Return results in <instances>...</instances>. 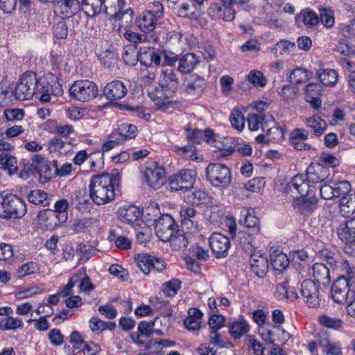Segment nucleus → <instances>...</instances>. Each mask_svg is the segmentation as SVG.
I'll use <instances>...</instances> for the list:
<instances>
[{
  "label": "nucleus",
  "mask_w": 355,
  "mask_h": 355,
  "mask_svg": "<svg viewBox=\"0 0 355 355\" xmlns=\"http://www.w3.org/2000/svg\"><path fill=\"white\" fill-rule=\"evenodd\" d=\"M119 182L118 177L113 175L102 174L93 176L89 184L90 199L97 205L112 202L114 199V191Z\"/></svg>",
  "instance_id": "obj_1"
},
{
  "label": "nucleus",
  "mask_w": 355,
  "mask_h": 355,
  "mask_svg": "<svg viewBox=\"0 0 355 355\" xmlns=\"http://www.w3.org/2000/svg\"><path fill=\"white\" fill-rule=\"evenodd\" d=\"M38 79L32 71L24 73L16 83L14 95L18 100H29L37 94Z\"/></svg>",
  "instance_id": "obj_2"
},
{
  "label": "nucleus",
  "mask_w": 355,
  "mask_h": 355,
  "mask_svg": "<svg viewBox=\"0 0 355 355\" xmlns=\"http://www.w3.org/2000/svg\"><path fill=\"white\" fill-rule=\"evenodd\" d=\"M0 204L6 216L9 218H21L26 211L25 202L12 193H1Z\"/></svg>",
  "instance_id": "obj_3"
},
{
  "label": "nucleus",
  "mask_w": 355,
  "mask_h": 355,
  "mask_svg": "<svg viewBox=\"0 0 355 355\" xmlns=\"http://www.w3.org/2000/svg\"><path fill=\"white\" fill-rule=\"evenodd\" d=\"M71 98L81 102L94 99L98 94L96 85L88 80H81L73 83L69 89Z\"/></svg>",
  "instance_id": "obj_4"
},
{
  "label": "nucleus",
  "mask_w": 355,
  "mask_h": 355,
  "mask_svg": "<svg viewBox=\"0 0 355 355\" xmlns=\"http://www.w3.org/2000/svg\"><path fill=\"white\" fill-rule=\"evenodd\" d=\"M207 178L214 187L225 188L231 182V171L223 164L211 163L207 167Z\"/></svg>",
  "instance_id": "obj_5"
},
{
  "label": "nucleus",
  "mask_w": 355,
  "mask_h": 355,
  "mask_svg": "<svg viewBox=\"0 0 355 355\" xmlns=\"http://www.w3.org/2000/svg\"><path fill=\"white\" fill-rule=\"evenodd\" d=\"M206 87L207 82L204 78L194 73L184 78L181 89L188 98L198 99L203 94Z\"/></svg>",
  "instance_id": "obj_6"
},
{
  "label": "nucleus",
  "mask_w": 355,
  "mask_h": 355,
  "mask_svg": "<svg viewBox=\"0 0 355 355\" xmlns=\"http://www.w3.org/2000/svg\"><path fill=\"white\" fill-rule=\"evenodd\" d=\"M331 297L338 304H344L355 295V286H352L345 277H338L331 288Z\"/></svg>",
  "instance_id": "obj_7"
},
{
  "label": "nucleus",
  "mask_w": 355,
  "mask_h": 355,
  "mask_svg": "<svg viewBox=\"0 0 355 355\" xmlns=\"http://www.w3.org/2000/svg\"><path fill=\"white\" fill-rule=\"evenodd\" d=\"M197 173L194 170L183 169L169 178V186L171 191L188 190L191 189L196 182Z\"/></svg>",
  "instance_id": "obj_8"
},
{
  "label": "nucleus",
  "mask_w": 355,
  "mask_h": 355,
  "mask_svg": "<svg viewBox=\"0 0 355 355\" xmlns=\"http://www.w3.org/2000/svg\"><path fill=\"white\" fill-rule=\"evenodd\" d=\"M300 292L309 307L319 306L322 300L321 289L319 284L312 279H306L301 284Z\"/></svg>",
  "instance_id": "obj_9"
},
{
  "label": "nucleus",
  "mask_w": 355,
  "mask_h": 355,
  "mask_svg": "<svg viewBox=\"0 0 355 355\" xmlns=\"http://www.w3.org/2000/svg\"><path fill=\"white\" fill-rule=\"evenodd\" d=\"M288 189L292 193V196H309L311 194H315V186L311 182L307 181L305 175L297 174L292 179L288 184Z\"/></svg>",
  "instance_id": "obj_10"
},
{
  "label": "nucleus",
  "mask_w": 355,
  "mask_h": 355,
  "mask_svg": "<svg viewBox=\"0 0 355 355\" xmlns=\"http://www.w3.org/2000/svg\"><path fill=\"white\" fill-rule=\"evenodd\" d=\"M177 225L173 218L164 214L155 221V230L157 237L163 242H168L176 231Z\"/></svg>",
  "instance_id": "obj_11"
},
{
  "label": "nucleus",
  "mask_w": 355,
  "mask_h": 355,
  "mask_svg": "<svg viewBox=\"0 0 355 355\" xmlns=\"http://www.w3.org/2000/svg\"><path fill=\"white\" fill-rule=\"evenodd\" d=\"M30 171H34L40 175V181L45 183L49 181L52 176V168L50 164L44 158L42 155H35L31 159Z\"/></svg>",
  "instance_id": "obj_12"
},
{
  "label": "nucleus",
  "mask_w": 355,
  "mask_h": 355,
  "mask_svg": "<svg viewBox=\"0 0 355 355\" xmlns=\"http://www.w3.org/2000/svg\"><path fill=\"white\" fill-rule=\"evenodd\" d=\"M318 198L315 194L304 196H293V207L294 210L300 214L308 216L317 208Z\"/></svg>",
  "instance_id": "obj_13"
},
{
  "label": "nucleus",
  "mask_w": 355,
  "mask_h": 355,
  "mask_svg": "<svg viewBox=\"0 0 355 355\" xmlns=\"http://www.w3.org/2000/svg\"><path fill=\"white\" fill-rule=\"evenodd\" d=\"M209 245L217 258L227 257L231 243L230 239L220 233H214L209 238Z\"/></svg>",
  "instance_id": "obj_14"
},
{
  "label": "nucleus",
  "mask_w": 355,
  "mask_h": 355,
  "mask_svg": "<svg viewBox=\"0 0 355 355\" xmlns=\"http://www.w3.org/2000/svg\"><path fill=\"white\" fill-rule=\"evenodd\" d=\"M330 175L328 167L320 163H311L306 168L305 176L313 185L324 181Z\"/></svg>",
  "instance_id": "obj_15"
},
{
  "label": "nucleus",
  "mask_w": 355,
  "mask_h": 355,
  "mask_svg": "<svg viewBox=\"0 0 355 355\" xmlns=\"http://www.w3.org/2000/svg\"><path fill=\"white\" fill-rule=\"evenodd\" d=\"M165 171L162 167L153 164L146 168L144 178L147 184L154 189H159L164 181Z\"/></svg>",
  "instance_id": "obj_16"
},
{
  "label": "nucleus",
  "mask_w": 355,
  "mask_h": 355,
  "mask_svg": "<svg viewBox=\"0 0 355 355\" xmlns=\"http://www.w3.org/2000/svg\"><path fill=\"white\" fill-rule=\"evenodd\" d=\"M169 93L165 89L159 86L150 87L148 89V95L150 98L155 102L157 109L165 110L172 105V103L168 100Z\"/></svg>",
  "instance_id": "obj_17"
},
{
  "label": "nucleus",
  "mask_w": 355,
  "mask_h": 355,
  "mask_svg": "<svg viewBox=\"0 0 355 355\" xmlns=\"http://www.w3.org/2000/svg\"><path fill=\"white\" fill-rule=\"evenodd\" d=\"M124 6L125 0H104L103 10L105 13L111 18L120 19L125 13L130 14V15L133 14V11L130 8L122 12Z\"/></svg>",
  "instance_id": "obj_18"
},
{
  "label": "nucleus",
  "mask_w": 355,
  "mask_h": 355,
  "mask_svg": "<svg viewBox=\"0 0 355 355\" xmlns=\"http://www.w3.org/2000/svg\"><path fill=\"white\" fill-rule=\"evenodd\" d=\"M159 86L165 89L169 94L176 92L179 85L178 78L171 68L162 70L158 80Z\"/></svg>",
  "instance_id": "obj_19"
},
{
  "label": "nucleus",
  "mask_w": 355,
  "mask_h": 355,
  "mask_svg": "<svg viewBox=\"0 0 355 355\" xmlns=\"http://www.w3.org/2000/svg\"><path fill=\"white\" fill-rule=\"evenodd\" d=\"M37 223L42 229L51 231L62 223V221L57 217L55 211L45 209L38 213Z\"/></svg>",
  "instance_id": "obj_20"
},
{
  "label": "nucleus",
  "mask_w": 355,
  "mask_h": 355,
  "mask_svg": "<svg viewBox=\"0 0 355 355\" xmlns=\"http://www.w3.org/2000/svg\"><path fill=\"white\" fill-rule=\"evenodd\" d=\"M127 93V88L123 83L114 80L106 85L103 94L108 100H119L123 98Z\"/></svg>",
  "instance_id": "obj_21"
},
{
  "label": "nucleus",
  "mask_w": 355,
  "mask_h": 355,
  "mask_svg": "<svg viewBox=\"0 0 355 355\" xmlns=\"http://www.w3.org/2000/svg\"><path fill=\"white\" fill-rule=\"evenodd\" d=\"M180 214L182 227H185L191 232L198 230V221L196 209L192 207L183 208Z\"/></svg>",
  "instance_id": "obj_22"
},
{
  "label": "nucleus",
  "mask_w": 355,
  "mask_h": 355,
  "mask_svg": "<svg viewBox=\"0 0 355 355\" xmlns=\"http://www.w3.org/2000/svg\"><path fill=\"white\" fill-rule=\"evenodd\" d=\"M78 0H59L54 4V11L62 17H70L78 9Z\"/></svg>",
  "instance_id": "obj_23"
},
{
  "label": "nucleus",
  "mask_w": 355,
  "mask_h": 355,
  "mask_svg": "<svg viewBox=\"0 0 355 355\" xmlns=\"http://www.w3.org/2000/svg\"><path fill=\"white\" fill-rule=\"evenodd\" d=\"M337 234L340 240L346 243L355 241V218H352L341 223L337 229Z\"/></svg>",
  "instance_id": "obj_24"
},
{
  "label": "nucleus",
  "mask_w": 355,
  "mask_h": 355,
  "mask_svg": "<svg viewBox=\"0 0 355 355\" xmlns=\"http://www.w3.org/2000/svg\"><path fill=\"white\" fill-rule=\"evenodd\" d=\"M159 19V18L153 15V11L147 10L143 12L137 19L136 24L141 31L148 33L155 28Z\"/></svg>",
  "instance_id": "obj_25"
},
{
  "label": "nucleus",
  "mask_w": 355,
  "mask_h": 355,
  "mask_svg": "<svg viewBox=\"0 0 355 355\" xmlns=\"http://www.w3.org/2000/svg\"><path fill=\"white\" fill-rule=\"evenodd\" d=\"M139 62L141 65L150 67L153 64L157 66L161 62L160 54L153 48H143L139 51Z\"/></svg>",
  "instance_id": "obj_26"
},
{
  "label": "nucleus",
  "mask_w": 355,
  "mask_h": 355,
  "mask_svg": "<svg viewBox=\"0 0 355 355\" xmlns=\"http://www.w3.org/2000/svg\"><path fill=\"white\" fill-rule=\"evenodd\" d=\"M117 215L122 223L132 225L139 218L140 211L134 205L124 206L118 209Z\"/></svg>",
  "instance_id": "obj_27"
},
{
  "label": "nucleus",
  "mask_w": 355,
  "mask_h": 355,
  "mask_svg": "<svg viewBox=\"0 0 355 355\" xmlns=\"http://www.w3.org/2000/svg\"><path fill=\"white\" fill-rule=\"evenodd\" d=\"M270 261L272 268L278 274L282 273L289 266V260L286 254L278 250H274L270 253Z\"/></svg>",
  "instance_id": "obj_28"
},
{
  "label": "nucleus",
  "mask_w": 355,
  "mask_h": 355,
  "mask_svg": "<svg viewBox=\"0 0 355 355\" xmlns=\"http://www.w3.org/2000/svg\"><path fill=\"white\" fill-rule=\"evenodd\" d=\"M312 275L318 284L327 285L330 282L329 269L323 263H315L311 268Z\"/></svg>",
  "instance_id": "obj_29"
},
{
  "label": "nucleus",
  "mask_w": 355,
  "mask_h": 355,
  "mask_svg": "<svg viewBox=\"0 0 355 355\" xmlns=\"http://www.w3.org/2000/svg\"><path fill=\"white\" fill-rule=\"evenodd\" d=\"M202 313L196 308L188 311V317L184 320L185 327L189 331H197L200 328Z\"/></svg>",
  "instance_id": "obj_30"
},
{
  "label": "nucleus",
  "mask_w": 355,
  "mask_h": 355,
  "mask_svg": "<svg viewBox=\"0 0 355 355\" xmlns=\"http://www.w3.org/2000/svg\"><path fill=\"white\" fill-rule=\"evenodd\" d=\"M200 63V60L194 53H187L179 60L178 70L182 73H190Z\"/></svg>",
  "instance_id": "obj_31"
},
{
  "label": "nucleus",
  "mask_w": 355,
  "mask_h": 355,
  "mask_svg": "<svg viewBox=\"0 0 355 355\" xmlns=\"http://www.w3.org/2000/svg\"><path fill=\"white\" fill-rule=\"evenodd\" d=\"M41 85L52 95L60 96L63 93L62 87L59 83L58 77L52 73L48 74Z\"/></svg>",
  "instance_id": "obj_32"
},
{
  "label": "nucleus",
  "mask_w": 355,
  "mask_h": 355,
  "mask_svg": "<svg viewBox=\"0 0 355 355\" xmlns=\"http://www.w3.org/2000/svg\"><path fill=\"white\" fill-rule=\"evenodd\" d=\"M306 127L311 129L315 136L322 135L327 129V122L320 116L314 115L304 120Z\"/></svg>",
  "instance_id": "obj_33"
},
{
  "label": "nucleus",
  "mask_w": 355,
  "mask_h": 355,
  "mask_svg": "<svg viewBox=\"0 0 355 355\" xmlns=\"http://www.w3.org/2000/svg\"><path fill=\"white\" fill-rule=\"evenodd\" d=\"M73 148L70 142L64 141L58 137H53L49 141V150L51 153L58 152L60 155H66Z\"/></svg>",
  "instance_id": "obj_34"
},
{
  "label": "nucleus",
  "mask_w": 355,
  "mask_h": 355,
  "mask_svg": "<svg viewBox=\"0 0 355 355\" xmlns=\"http://www.w3.org/2000/svg\"><path fill=\"white\" fill-rule=\"evenodd\" d=\"M241 215L243 217V224L248 229H252L255 233H259L260 231L259 220L254 216L253 210L247 208H243L241 211Z\"/></svg>",
  "instance_id": "obj_35"
},
{
  "label": "nucleus",
  "mask_w": 355,
  "mask_h": 355,
  "mask_svg": "<svg viewBox=\"0 0 355 355\" xmlns=\"http://www.w3.org/2000/svg\"><path fill=\"white\" fill-rule=\"evenodd\" d=\"M229 329L231 336L234 339H239L249 331L250 326L248 322L241 318L230 324Z\"/></svg>",
  "instance_id": "obj_36"
},
{
  "label": "nucleus",
  "mask_w": 355,
  "mask_h": 355,
  "mask_svg": "<svg viewBox=\"0 0 355 355\" xmlns=\"http://www.w3.org/2000/svg\"><path fill=\"white\" fill-rule=\"evenodd\" d=\"M83 9L89 17H94L102 10L104 0H83Z\"/></svg>",
  "instance_id": "obj_37"
},
{
  "label": "nucleus",
  "mask_w": 355,
  "mask_h": 355,
  "mask_svg": "<svg viewBox=\"0 0 355 355\" xmlns=\"http://www.w3.org/2000/svg\"><path fill=\"white\" fill-rule=\"evenodd\" d=\"M28 200L36 205L47 206L50 203L49 194L40 189L31 191L27 196Z\"/></svg>",
  "instance_id": "obj_38"
},
{
  "label": "nucleus",
  "mask_w": 355,
  "mask_h": 355,
  "mask_svg": "<svg viewBox=\"0 0 355 355\" xmlns=\"http://www.w3.org/2000/svg\"><path fill=\"white\" fill-rule=\"evenodd\" d=\"M0 165L1 166L2 169L8 171L10 175L17 172V159L14 156L10 155L8 153H2L0 154Z\"/></svg>",
  "instance_id": "obj_39"
},
{
  "label": "nucleus",
  "mask_w": 355,
  "mask_h": 355,
  "mask_svg": "<svg viewBox=\"0 0 355 355\" xmlns=\"http://www.w3.org/2000/svg\"><path fill=\"white\" fill-rule=\"evenodd\" d=\"M318 78L324 86H334L338 80V74L334 69H320Z\"/></svg>",
  "instance_id": "obj_40"
},
{
  "label": "nucleus",
  "mask_w": 355,
  "mask_h": 355,
  "mask_svg": "<svg viewBox=\"0 0 355 355\" xmlns=\"http://www.w3.org/2000/svg\"><path fill=\"white\" fill-rule=\"evenodd\" d=\"M91 330L93 332L100 333L104 330H114L116 327L115 322H104L98 318H92L89 321Z\"/></svg>",
  "instance_id": "obj_41"
},
{
  "label": "nucleus",
  "mask_w": 355,
  "mask_h": 355,
  "mask_svg": "<svg viewBox=\"0 0 355 355\" xmlns=\"http://www.w3.org/2000/svg\"><path fill=\"white\" fill-rule=\"evenodd\" d=\"M340 211L344 216L353 214L355 211V196H343L340 200Z\"/></svg>",
  "instance_id": "obj_42"
},
{
  "label": "nucleus",
  "mask_w": 355,
  "mask_h": 355,
  "mask_svg": "<svg viewBox=\"0 0 355 355\" xmlns=\"http://www.w3.org/2000/svg\"><path fill=\"white\" fill-rule=\"evenodd\" d=\"M320 18L319 20L323 26L327 28H331L334 26L335 17L334 12L330 8L322 7L318 9Z\"/></svg>",
  "instance_id": "obj_43"
},
{
  "label": "nucleus",
  "mask_w": 355,
  "mask_h": 355,
  "mask_svg": "<svg viewBox=\"0 0 355 355\" xmlns=\"http://www.w3.org/2000/svg\"><path fill=\"white\" fill-rule=\"evenodd\" d=\"M351 36L352 35L349 34L348 37L341 38L338 41V43L336 46L334 50L345 56H349L351 55L354 56L355 46L352 45L349 42Z\"/></svg>",
  "instance_id": "obj_44"
},
{
  "label": "nucleus",
  "mask_w": 355,
  "mask_h": 355,
  "mask_svg": "<svg viewBox=\"0 0 355 355\" xmlns=\"http://www.w3.org/2000/svg\"><path fill=\"white\" fill-rule=\"evenodd\" d=\"M168 241L174 250H180L187 248L189 239L186 234L176 230Z\"/></svg>",
  "instance_id": "obj_45"
},
{
  "label": "nucleus",
  "mask_w": 355,
  "mask_h": 355,
  "mask_svg": "<svg viewBox=\"0 0 355 355\" xmlns=\"http://www.w3.org/2000/svg\"><path fill=\"white\" fill-rule=\"evenodd\" d=\"M123 60L130 66H135L139 61V51L135 45L126 46L123 49Z\"/></svg>",
  "instance_id": "obj_46"
},
{
  "label": "nucleus",
  "mask_w": 355,
  "mask_h": 355,
  "mask_svg": "<svg viewBox=\"0 0 355 355\" xmlns=\"http://www.w3.org/2000/svg\"><path fill=\"white\" fill-rule=\"evenodd\" d=\"M187 198L189 202L198 205H206L210 201V198L207 193L201 190H195L188 193Z\"/></svg>",
  "instance_id": "obj_47"
},
{
  "label": "nucleus",
  "mask_w": 355,
  "mask_h": 355,
  "mask_svg": "<svg viewBox=\"0 0 355 355\" xmlns=\"http://www.w3.org/2000/svg\"><path fill=\"white\" fill-rule=\"evenodd\" d=\"M263 120V116L261 113L250 114L247 118L249 130L251 131L258 130L261 125L263 131L265 132L266 125L264 123Z\"/></svg>",
  "instance_id": "obj_48"
},
{
  "label": "nucleus",
  "mask_w": 355,
  "mask_h": 355,
  "mask_svg": "<svg viewBox=\"0 0 355 355\" xmlns=\"http://www.w3.org/2000/svg\"><path fill=\"white\" fill-rule=\"evenodd\" d=\"M267 141L279 142L284 137V130L282 128L277 127L275 123L272 122V125L266 130L265 129Z\"/></svg>",
  "instance_id": "obj_49"
},
{
  "label": "nucleus",
  "mask_w": 355,
  "mask_h": 355,
  "mask_svg": "<svg viewBox=\"0 0 355 355\" xmlns=\"http://www.w3.org/2000/svg\"><path fill=\"white\" fill-rule=\"evenodd\" d=\"M69 208V202L65 199H61L58 200L54 205V210L57 217L62 221V223L66 222L68 218L67 210Z\"/></svg>",
  "instance_id": "obj_50"
},
{
  "label": "nucleus",
  "mask_w": 355,
  "mask_h": 355,
  "mask_svg": "<svg viewBox=\"0 0 355 355\" xmlns=\"http://www.w3.org/2000/svg\"><path fill=\"white\" fill-rule=\"evenodd\" d=\"M232 126L239 131L243 130L245 126V118L243 114L238 108H234L230 116Z\"/></svg>",
  "instance_id": "obj_51"
},
{
  "label": "nucleus",
  "mask_w": 355,
  "mask_h": 355,
  "mask_svg": "<svg viewBox=\"0 0 355 355\" xmlns=\"http://www.w3.org/2000/svg\"><path fill=\"white\" fill-rule=\"evenodd\" d=\"M137 265L145 274L148 275L151 269L153 257L146 254H140L135 258Z\"/></svg>",
  "instance_id": "obj_52"
},
{
  "label": "nucleus",
  "mask_w": 355,
  "mask_h": 355,
  "mask_svg": "<svg viewBox=\"0 0 355 355\" xmlns=\"http://www.w3.org/2000/svg\"><path fill=\"white\" fill-rule=\"evenodd\" d=\"M250 265L253 272L259 278H262L265 276L268 268L267 259H260L259 261L256 262L254 259L253 261H250Z\"/></svg>",
  "instance_id": "obj_53"
},
{
  "label": "nucleus",
  "mask_w": 355,
  "mask_h": 355,
  "mask_svg": "<svg viewBox=\"0 0 355 355\" xmlns=\"http://www.w3.org/2000/svg\"><path fill=\"white\" fill-rule=\"evenodd\" d=\"M153 322H155V326L156 327L154 331L159 336H164L168 332L171 327V321L167 316L156 318Z\"/></svg>",
  "instance_id": "obj_54"
},
{
  "label": "nucleus",
  "mask_w": 355,
  "mask_h": 355,
  "mask_svg": "<svg viewBox=\"0 0 355 355\" xmlns=\"http://www.w3.org/2000/svg\"><path fill=\"white\" fill-rule=\"evenodd\" d=\"M320 324L327 328L335 330L339 329L343 324V321L337 318H332L327 315H322L319 317Z\"/></svg>",
  "instance_id": "obj_55"
},
{
  "label": "nucleus",
  "mask_w": 355,
  "mask_h": 355,
  "mask_svg": "<svg viewBox=\"0 0 355 355\" xmlns=\"http://www.w3.org/2000/svg\"><path fill=\"white\" fill-rule=\"evenodd\" d=\"M248 80L254 86L264 87L267 83V79L263 73L258 70L250 71L247 76Z\"/></svg>",
  "instance_id": "obj_56"
},
{
  "label": "nucleus",
  "mask_w": 355,
  "mask_h": 355,
  "mask_svg": "<svg viewBox=\"0 0 355 355\" xmlns=\"http://www.w3.org/2000/svg\"><path fill=\"white\" fill-rule=\"evenodd\" d=\"M38 270L37 263L31 261L21 266L16 272L17 278H23L26 276L34 274Z\"/></svg>",
  "instance_id": "obj_57"
},
{
  "label": "nucleus",
  "mask_w": 355,
  "mask_h": 355,
  "mask_svg": "<svg viewBox=\"0 0 355 355\" xmlns=\"http://www.w3.org/2000/svg\"><path fill=\"white\" fill-rule=\"evenodd\" d=\"M301 16L303 23L309 28L315 27L319 23L318 15L312 10H305L301 13Z\"/></svg>",
  "instance_id": "obj_58"
},
{
  "label": "nucleus",
  "mask_w": 355,
  "mask_h": 355,
  "mask_svg": "<svg viewBox=\"0 0 355 355\" xmlns=\"http://www.w3.org/2000/svg\"><path fill=\"white\" fill-rule=\"evenodd\" d=\"M235 11L230 6H217L216 15L218 18L226 21H231L235 18Z\"/></svg>",
  "instance_id": "obj_59"
},
{
  "label": "nucleus",
  "mask_w": 355,
  "mask_h": 355,
  "mask_svg": "<svg viewBox=\"0 0 355 355\" xmlns=\"http://www.w3.org/2000/svg\"><path fill=\"white\" fill-rule=\"evenodd\" d=\"M240 245L247 254L255 249L254 239L252 235L248 232L240 233Z\"/></svg>",
  "instance_id": "obj_60"
},
{
  "label": "nucleus",
  "mask_w": 355,
  "mask_h": 355,
  "mask_svg": "<svg viewBox=\"0 0 355 355\" xmlns=\"http://www.w3.org/2000/svg\"><path fill=\"white\" fill-rule=\"evenodd\" d=\"M21 326V320L12 317H7L0 321V329L15 330Z\"/></svg>",
  "instance_id": "obj_61"
},
{
  "label": "nucleus",
  "mask_w": 355,
  "mask_h": 355,
  "mask_svg": "<svg viewBox=\"0 0 355 355\" xmlns=\"http://www.w3.org/2000/svg\"><path fill=\"white\" fill-rule=\"evenodd\" d=\"M295 47V44L294 43H291L287 40H282L277 42L274 47V53L277 55L278 53L280 55H288Z\"/></svg>",
  "instance_id": "obj_62"
},
{
  "label": "nucleus",
  "mask_w": 355,
  "mask_h": 355,
  "mask_svg": "<svg viewBox=\"0 0 355 355\" xmlns=\"http://www.w3.org/2000/svg\"><path fill=\"white\" fill-rule=\"evenodd\" d=\"M308 79L307 71L301 68L294 69L290 75V81L292 84H300Z\"/></svg>",
  "instance_id": "obj_63"
},
{
  "label": "nucleus",
  "mask_w": 355,
  "mask_h": 355,
  "mask_svg": "<svg viewBox=\"0 0 355 355\" xmlns=\"http://www.w3.org/2000/svg\"><path fill=\"white\" fill-rule=\"evenodd\" d=\"M118 131L125 140L127 139H132L135 137L137 128L132 124L123 123L119 126Z\"/></svg>",
  "instance_id": "obj_64"
}]
</instances>
